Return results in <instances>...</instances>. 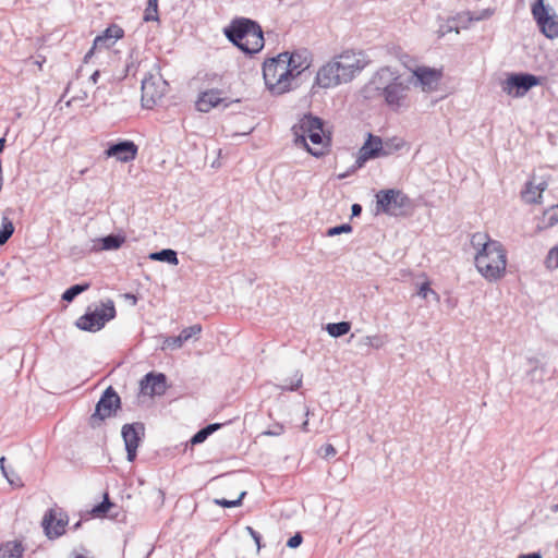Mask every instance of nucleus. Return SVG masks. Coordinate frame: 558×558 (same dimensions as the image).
<instances>
[{
  "label": "nucleus",
  "instance_id": "56",
  "mask_svg": "<svg viewBox=\"0 0 558 558\" xmlns=\"http://www.w3.org/2000/svg\"><path fill=\"white\" fill-rule=\"evenodd\" d=\"M518 558H542V556L538 553H531V554L521 555Z\"/></svg>",
  "mask_w": 558,
  "mask_h": 558
},
{
  "label": "nucleus",
  "instance_id": "13",
  "mask_svg": "<svg viewBox=\"0 0 558 558\" xmlns=\"http://www.w3.org/2000/svg\"><path fill=\"white\" fill-rule=\"evenodd\" d=\"M124 440L128 461L132 462L136 458V450L145 434V426L141 422L125 424L121 430Z\"/></svg>",
  "mask_w": 558,
  "mask_h": 558
},
{
  "label": "nucleus",
  "instance_id": "11",
  "mask_svg": "<svg viewBox=\"0 0 558 558\" xmlns=\"http://www.w3.org/2000/svg\"><path fill=\"white\" fill-rule=\"evenodd\" d=\"M532 14L536 20L542 33L548 38L558 37V19L550 15L543 0H536L532 5Z\"/></svg>",
  "mask_w": 558,
  "mask_h": 558
},
{
  "label": "nucleus",
  "instance_id": "2",
  "mask_svg": "<svg viewBox=\"0 0 558 558\" xmlns=\"http://www.w3.org/2000/svg\"><path fill=\"white\" fill-rule=\"evenodd\" d=\"M263 76L267 87L275 94L287 92L293 78L291 69H289L281 53L264 62Z\"/></svg>",
  "mask_w": 558,
  "mask_h": 558
},
{
  "label": "nucleus",
  "instance_id": "40",
  "mask_svg": "<svg viewBox=\"0 0 558 558\" xmlns=\"http://www.w3.org/2000/svg\"><path fill=\"white\" fill-rule=\"evenodd\" d=\"M183 343H184V341L180 335L177 337H168L163 341V348L177 350V349H180L183 345Z\"/></svg>",
  "mask_w": 558,
  "mask_h": 558
},
{
  "label": "nucleus",
  "instance_id": "19",
  "mask_svg": "<svg viewBox=\"0 0 558 558\" xmlns=\"http://www.w3.org/2000/svg\"><path fill=\"white\" fill-rule=\"evenodd\" d=\"M167 390V376L162 373H148L141 380V391L148 396H161Z\"/></svg>",
  "mask_w": 558,
  "mask_h": 558
},
{
  "label": "nucleus",
  "instance_id": "59",
  "mask_svg": "<svg viewBox=\"0 0 558 558\" xmlns=\"http://www.w3.org/2000/svg\"><path fill=\"white\" fill-rule=\"evenodd\" d=\"M301 428L303 432H308V421L307 420L305 422H303Z\"/></svg>",
  "mask_w": 558,
  "mask_h": 558
},
{
  "label": "nucleus",
  "instance_id": "51",
  "mask_svg": "<svg viewBox=\"0 0 558 558\" xmlns=\"http://www.w3.org/2000/svg\"><path fill=\"white\" fill-rule=\"evenodd\" d=\"M4 463H5V458H4V457H1V458H0V469H1V472H2L3 476H4V477L10 482V483H12V481H11V478H10V476H9L8 472H7V469H5Z\"/></svg>",
  "mask_w": 558,
  "mask_h": 558
},
{
  "label": "nucleus",
  "instance_id": "27",
  "mask_svg": "<svg viewBox=\"0 0 558 558\" xmlns=\"http://www.w3.org/2000/svg\"><path fill=\"white\" fill-rule=\"evenodd\" d=\"M23 546L17 542H8L0 546V558H22Z\"/></svg>",
  "mask_w": 558,
  "mask_h": 558
},
{
  "label": "nucleus",
  "instance_id": "31",
  "mask_svg": "<svg viewBox=\"0 0 558 558\" xmlns=\"http://www.w3.org/2000/svg\"><path fill=\"white\" fill-rule=\"evenodd\" d=\"M326 329L331 337L338 338L350 331L351 324L349 322L331 323L327 325Z\"/></svg>",
  "mask_w": 558,
  "mask_h": 558
},
{
  "label": "nucleus",
  "instance_id": "52",
  "mask_svg": "<svg viewBox=\"0 0 558 558\" xmlns=\"http://www.w3.org/2000/svg\"><path fill=\"white\" fill-rule=\"evenodd\" d=\"M122 296H123V299H124L125 301H128L131 305H133V306H134V305H136V303H137V298H136L134 294H132V293H124Z\"/></svg>",
  "mask_w": 558,
  "mask_h": 558
},
{
  "label": "nucleus",
  "instance_id": "57",
  "mask_svg": "<svg viewBox=\"0 0 558 558\" xmlns=\"http://www.w3.org/2000/svg\"><path fill=\"white\" fill-rule=\"evenodd\" d=\"M534 186L542 187V193H543L546 190V187H547V182L546 181H541L538 183L534 182Z\"/></svg>",
  "mask_w": 558,
  "mask_h": 558
},
{
  "label": "nucleus",
  "instance_id": "43",
  "mask_svg": "<svg viewBox=\"0 0 558 558\" xmlns=\"http://www.w3.org/2000/svg\"><path fill=\"white\" fill-rule=\"evenodd\" d=\"M319 452H320L322 457L325 458V459H328L330 457H335L336 453H337L336 448L332 445H330V444H327V445L323 446L320 448Z\"/></svg>",
  "mask_w": 558,
  "mask_h": 558
},
{
  "label": "nucleus",
  "instance_id": "16",
  "mask_svg": "<svg viewBox=\"0 0 558 558\" xmlns=\"http://www.w3.org/2000/svg\"><path fill=\"white\" fill-rule=\"evenodd\" d=\"M316 83L323 88H330L348 82L347 80H342V71L335 59H332L318 70Z\"/></svg>",
  "mask_w": 558,
  "mask_h": 558
},
{
  "label": "nucleus",
  "instance_id": "55",
  "mask_svg": "<svg viewBox=\"0 0 558 558\" xmlns=\"http://www.w3.org/2000/svg\"><path fill=\"white\" fill-rule=\"evenodd\" d=\"M99 76H100V72H99L98 70H96V71L90 75L89 80H90V82H92L93 84H97Z\"/></svg>",
  "mask_w": 558,
  "mask_h": 558
},
{
  "label": "nucleus",
  "instance_id": "20",
  "mask_svg": "<svg viewBox=\"0 0 558 558\" xmlns=\"http://www.w3.org/2000/svg\"><path fill=\"white\" fill-rule=\"evenodd\" d=\"M263 47V31L260 26L256 23L238 48L245 53L253 54L262 50Z\"/></svg>",
  "mask_w": 558,
  "mask_h": 558
},
{
  "label": "nucleus",
  "instance_id": "10",
  "mask_svg": "<svg viewBox=\"0 0 558 558\" xmlns=\"http://www.w3.org/2000/svg\"><path fill=\"white\" fill-rule=\"evenodd\" d=\"M333 59L342 71V80H347V82H350L367 63L362 52L351 50L343 51Z\"/></svg>",
  "mask_w": 558,
  "mask_h": 558
},
{
  "label": "nucleus",
  "instance_id": "38",
  "mask_svg": "<svg viewBox=\"0 0 558 558\" xmlns=\"http://www.w3.org/2000/svg\"><path fill=\"white\" fill-rule=\"evenodd\" d=\"M245 495H246V492H242L240 494L239 498L235 500H228L226 498L215 499V504H217L221 507H225V508L238 507L242 504V499L244 498Z\"/></svg>",
  "mask_w": 558,
  "mask_h": 558
},
{
  "label": "nucleus",
  "instance_id": "21",
  "mask_svg": "<svg viewBox=\"0 0 558 558\" xmlns=\"http://www.w3.org/2000/svg\"><path fill=\"white\" fill-rule=\"evenodd\" d=\"M401 76L398 75L396 71H393L389 66H385L379 69L369 82V86H373L374 89L384 93L388 87H390Z\"/></svg>",
  "mask_w": 558,
  "mask_h": 558
},
{
  "label": "nucleus",
  "instance_id": "49",
  "mask_svg": "<svg viewBox=\"0 0 558 558\" xmlns=\"http://www.w3.org/2000/svg\"><path fill=\"white\" fill-rule=\"evenodd\" d=\"M221 425L222 424H220V423H213V424H208L203 429L208 434V436H210L213 433L218 430L221 427Z\"/></svg>",
  "mask_w": 558,
  "mask_h": 558
},
{
  "label": "nucleus",
  "instance_id": "29",
  "mask_svg": "<svg viewBox=\"0 0 558 558\" xmlns=\"http://www.w3.org/2000/svg\"><path fill=\"white\" fill-rule=\"evenodd\" d=\"M112 45H114V40H111L109 36L99 35L94 39L93 47L88 50V52L84 57V62L87 63L88 60L93 57L96 50L109 49Z\"/></svg>",
  "mask_w": 558,
  "mask_h": 558
},
{
  "label": "nucleus",
  "instance_id": "61",
  "mask_svg": "<svg viewBox=\"0 0 558 558\" xmlns=\"http://www.w3.org/2000/svg\"><path fill=\"white\" fill-rule=\"evenodd\" d=\"M81 526V521H78L77 523L74 524L73 529L74 530H77L78 527Z\"/></svg>",
  "mask_w": 558,
  "mask_h": 558
},
{
  "label": "nucleus",
  "instance_id": "53",
  "mask_svg": "<svg viewBox=\"0 0 558 558\" xmlns=\"http://www.w3.org/2000/svg\"><path fill=\"white\" fill-rule=\"evenodd\" d=\"M282 430H283L282 426H277L274 429L265 432V434L270 435V436H279V435H281Z\"/></svg>",
  "mask_w": 558,
  "mask_h": 558
},
{
  "label": "nucleus",
  "instance_id": "35",
  "mask_svg": "<svg viewBox=\"0 0 558 558\" xmlns=\"http://www.w3.org/2000/svg\"><path fill=\"white\" fill-rule=\"evenodd\" d=\"M110 507L111 502L108 498V495L106 494L104 500L92 509V514L95 517L104 515L105 513L108 512Z\"/></svg>",
  "mask_w": 558,
  "mask_h": 558
},
{
  "label": "nucleus",
  "instance_id": "28",
  "mask_svg": "<svg viewBox=\"0 0 558 558\" xmlns=\"http://www.w3.org/2000/svg\"><path fill=\"white\" fill-rule=\"evenodd\" d=\"M522 199L529 204L538 203L542 197V187L534 186V180L526 183L525 189L521 192Z\"/></svg>",
  "mask_w": 558,
  "mask_h": 558
},
{
  "label": "nucleus",
  "instance_id": "33",
  "mask_svg": "<svg viewBox=\"0 0 558 558\" xmlns=\"http://www.w3.org/2000/svg\"><path fill=\"white\" fill-rule=\"evenodd\" d=\"M14 232V226L12 221L8 217H2L1 227H0V245H3L8 242L11 235Z\"/></svg>",
  "mask_w": 558,
  "mask_h": 558
},
{
  "label": "nucleus",
  "instance_id": "60",
  "mask_svg": "<svg viewBox=\"0 0 558 558\" xmlns=\"http://www.w3.org/2000/svg\"><path fill=\"white\" fill-rule=\"evenodd\" d=\"M70 558H85V557L83 555H80V554H74Z\"/></svg>",
  "mask_w": 558,
  "mask_h": 558
},
{
  "label": "nucleus",
  "instance_id": "54",
  "mask_svg": "<svg viewBox=\"0 0 558 558\" xmlns=\"http://www.w3.org/2000/svg\"><path fill=\"white\" fill-rule=\"evenodd\" d=\"M351 211L353 217L360 216L362 213V206L359 204H353L351 207Z\"/></svg>",
  "mask_w": 558,
  "mask_h": 558
},
{
  "label": "nucleus",
  "instance_id": "26",
  "mask_svg": "<svg viewBox=\"0 0 558 558\" xmlns=\"http://www.w3.org/2000/svg\"><path fill=\"white\" fill-rule=\"evenodd\" d=\"M387 342H388V337L386 335L365 336L359 340L357 347L361 350L368 352V350L371 348L380 349Z\"/></svg>",
  "mask_w": 558,
  "mask_h": 558
},
{
  "label": "nucleus",
  "instance_id": "44",
  "mask_svg": "<svg viewBox=\"0 0 558 558\" xmlns=\"http://www.w3.org/2000/svg\"><path fill=\"white\" fill-rule=\"evenodd\" d=\"M207 437H208V434L202 428L191 438V444L192 445L202 444L207 439Z\"/></svg>",
  "mask_w": 558,
  "mask_h": 558
},
{
  "label": "nucleus",
  "instance_id": "34",
  "mask_svg": "<svg viewBox=\"0 0 558 558\" xmlns=\"http://www.w3.org/2000/svg\"><path fill=\"white\" fill-rule=\"evenodd\" d=\"M143 19L145 22L158 21V0L147 1V7L145 9Z\"/></svg>",
  "mask_w": 558,
  "mask_h": 558
},
{
  "label": "nucleus",
  "instance_id": "17",
  "mask_svg": "<svg viewBox=\"0 0 558 558\" xmlns=\"http://www.w3.org/2000/svg\"><path fill=\"white\" fill-rule=\"evenodd\" d=\"M138 147L133 141H120L109 145L105 150V155L110 158L113 157L120 162H130L137 156Z\"/></svg>",
  "mask_w": 558,
  "mask_h": 558
},
{
  "label": "nucleus",
  "instance_id": "50",
  "mask_svg": "<svg viewBox=\"0 0 558 558\" xmlns=\"http://www.w3.org/2000/svg\"><path fill=\"white\" fill-rule=\"evenodd\" d=\"M301 385H302V376H299L294 384L283 386L282 389H288V390L294 391V390L299 389L301 387Z\"/></svg>",
  "mask_w": 558,
  "mask_h": 558
},
{
  "label": "nucleus",
  "instance_id": "46",
  "mask_svg": "<svg viewBox=\"0 0 558 558\" xmlns=\"http://www.w3.org/2000/svg\"><path fill=\"white\" fill-rule=\"evenodd\" d=\"M246 531L248 532V534L253 537L256 546H257V550L260 549V535L258 532H256L252 526H246Z\"/></svg>",
  "mask_w": 558,
  "mask_h": 558
},
{
  "label": "nucleus",
  "instance_id": "25",
  "mask_svg": "<svg viewBox=\"0 0 558 558\" xmlns=\"http://www.w3.org/2000/svg\"><path fill=\"white\" fill-rule=\"evenodd\" d=\"M125 241V238L120 234H109L107 236L97 239L94 245L96 251H111L118 250Z\"/></svg>",
  "mask_w": 558,
  "mask_h": 558
},
{
  "label": "nucleus",
  "instance_id": "32",
  "mask_svg": "<svg viewBox=\"0 0 558 558\" xmlns=\"http://www.w3.org/2000/svg\"><path fill=\"white\" fill-rule=\"evenodd\" d=\"M90 284L88 282L74 284L66 289L62 294V300L65 302H72L78 294L87 291Z\"/></svg>",
  "mask_w": 558,
  "mask_h": 558
},
{
  "label": "nucleus",
  "instance_id": "22",
  "mask_svg": "<svg viewBox=\"0 0 558 558\" xmlns=\"http://www.w3.org/2000/svg\"><path fill=\"white\" fill-rule=\"evenodd\" d=\"M281 56L286 63L289 65V69H291V75L293 78L301 74L310 65L306 51L293 53L283 52Z\"/></svg>",
  "mask_w": 558,
  "mask_h": 558
},
{
  "label": "nucleus",
  "instance_id": "8",
  "mask_svg": "<svg viewBox=\"0 0 558 558\" xmlns=\"http://www.w3.org/2000/svg\"><path fill=\"white\" fill-rule=\"evenodd\" d=\"M390 154H392L390 143H384L379 136L369 133L366 142L359 150L355 163L357 168H361L369 159Z\"/></svg>",
  "mask_w": 558,
  "mask_h": 558
},
{
  "label": "nucleus",
  "instance_id": "12",
  "mask_svg": "<svg viewBox=\"0 0 558 558\" xmlns=\"http://www.w3.org/2000/svg\"><path fill=\"white\" fill-rule=\"evenodd\" d=\"M409 90V82H405L400 77L380 95L384 97L386 105L391 110L399 111L401 108L408 107L407 99Z\"/></svg>",
  "mask_w": 558,
  "mask_h": 558
},
{
  "label": "nucleus",
  "instance_id": "23",
  "mask_svg": "<svg viewBox=\"0 0 558 558\" xmlns=\"http://www.w3.org/2000/svg\"><path fill=\"white\" fill-rule=\"evenodd\" d=\"M223 101L221 90L209 89L202 93L196 101V108L201 112H208Z\"/></svg>",
  "mask_w": 558,
  "mask_h": 558
},
{
  "label": "nucleus",
  "instance_id": "30",
  "mask_svg": "<svg viewBox=\"0 0 558 558\" xmlns=\"http://www.w3.org/2000/svg\"><path fill=\"white\" fill-rule=\"evenodd\" d=\"M149 259L165 262L174 266L179 264L177 252L171 248H163L161 251L150 253Z\"/></svg>",
  "mask_w": 558,
  "mask_h": 558
},
{
  "label": "nucleus",
  "instance_id": "3",
  "mask_svg": "<svg viewBox=\"0 0 558 558\" xmlns=\"http://www.w3.org/2000/svg\"><path fill=\"white\" fill-rule=\"evenodd\" d=\"M497 253H476L475 266L478 272L489 281H497L506 274L507 255L500 242L496 247Z\"/></svg>",
  "mask_w": 558,
  "mask_h": 558
},
{
  "label": "nucleus",
  "instance_id": "42",
  "mask_svg": "<svg viewBox=\"0 0 558 558\" xmlns=\"http://www.w3.org/2000/svg\"><path fill=\"white\" fill-rule=\"evenodd\" d=\"M544 215L545 218H547L549 225L558 222V205L547 209Z\"/></svg>",
  "mask_w": 558,
  "mask_h": 558
},
{
  "label": "nucleus",
  "instance_id": "9",
  "mask_svg": "<svg viewBox=\"0 0 558 558\" xmlns=\"http://www.w3.org/2000/svg\"><path fill=\"white\" fill-rule=\"evenodd\" d=\"M539 84V78L530 73H514L502 83V90L512 97H523L532 87Z\"/></svg>",
  "mask_w": 558,
  "mask_h": 558
},
{
  "label": "nucleus",
  "instance_id": "39",
  "mask_svg": "<svg viewBox=\"0 0 558 558\" xmlns=\"http://www.w3.org/2000/svg\"><path fill=\"white\" fill-rule=\"evenodd\" d=\"M352 231V226L349 223H342L340 226H336L332 228H329L326 232L327 236H335L339 235L341 233H350Z\"/></svg>",
  "mask_w": 558,
  "mask_h": 558
},
{
  "label": "nucleus",
  "instance_id": "41",
  "mask_svg": "<svg viewBox=\"0 0 558 558\" xmlns=\"http://www.w3.org/2000/svg\"><path fill=\"white\" fill-rule=\"evenodd\" d=\"M122 34H123V31L118 27V26H113V27H108L105 33L102 34V36H109L111 40H114L122 37Z\"/></svg>",
  "mask_w": 558,
  "mask_h": 558
},
{
  "label": "nucleus",
  "instance_id": "15",
  "mask_svg": "<svg viewBox=\"0 0 558 558\" xmlns=\"http://www.w3.org/2000/svg\"><path fill=\"white\" fill-rule=\"evenodd\" d=\"M69 523L68 514L61 510L50 509L43 519V527L49 539L60 537L65 533V526Z\"/></svg>",
  "mask_w": 558,
  "mask_h": 558
},
{
  "label": "nucleus",
  "instance_id": "24",
  "mask_svg": "<svg viewBox=\"0 0 558 558\" xmlns=\"http://www.w3.org/2000/svg\"><path fill=\"white\" fill-rule=\"evenodd\" d=\"M471 244L477 250V253H497L498 241L492 240L487 233L476 232L471 238Z\"/></svg>",
  "mask_w": 558,
  "mask_h": 558
},
{
  "label": "nucleus",
  "instance_id": "6",
  "mask_svg": "<svg viewBox=\"0 0 558 558\" xmlns=\"http://www.w3.org/2000/svg\"><path fill=\"white\" fill-rule=\"evenodd\" d=\"M121 407V398L117 391L109 386L101 395L99 401L96 404L95 412L90 416V425L93 427L98 426L102 421L108 417L116 415L117 411Z\"/></svg>",
  "mask_w": 558,
  "mask_h": 558
},
{
  "label": "nucleus",
  "instance_id": "5",
  "mask_svg": "<svg viewBox=\"0 0 558 558\" xmlns=\"http://www.w3.org/2000/svg\"><path fill=\"white\" fill-rule=\"evenodd\" d=\"M114 316V304L112 301H108L101 308H96L94 312H87L81 316L75 325L81 330L95 332L100 330Z\"/></svg>",
  "mask_w": 558,
  "mask_h": 558
},
{
  "label": "nucleus",
  "instance_id": "18",
  "mask_svg": "<svg viewBox=\"0 0 558 558\" xmlns=\"http://www.w3.org/2000/svg\"><path fill=\"white\" fill-rule=\"evenodd\" d=\"M256 22L240 17L231 22V24L225 28L226 37L236 47L244 40L248 32L253 28Z\"/></svg>",
  "mask_w": 558,
  "mask_h": 558
},
{
  "label": "nucleus",
  "instance_id": "14",
  "mask_svg": "<svg viewBox=\"0 0 558 558\" xmlns=\"http://www.w3.org/2000/svg\"><path fill=\"white\" fill-rule=\"evenodd\" d=\"M441 78V72L428 66H417L412 72L409 84L421 87L425 93L433 92L437 88Z\"/></svg>",
  "mask_w": 558,
  "mask_h": 558
},
{
  "label": "nucleus",
  "instance_id": "36",
  "mask_svg": "<svg viewBox=\"0 0 558 558\" xmlns=\"http://www.w3.org/2000/svg\"><path fill=\"white\" fill-rule=\"evenodd\" d=\"M545 264L549 269L558 268V244L549 250Z\"/></svg>",
  "mask_w": 558,
  "mask_h": 558
},
{
  "label": "nucleus",
  "instance_id": "1",
  "mask_svg": "<svg viewBox=\"0 0 558 558\" xmlns=\"http://www.w3.org/2000/svg\"><path fill=\"white\" fill-rule=\"evenodd\" d=\"M292 131L296 145H302L315 157L324 155L328 138L324 136L322 119L305 114L298 124L293 125Z\"/></svg>",
  "mask_w": 558,
  "mask_h": 558
},
{
  "label": "nucleus",
  "instance_id": "45",
  "mask_svg": "<svg viewBox=\"0 0 558 558\" xmlns=\"http://www.w3.org/2000/svg\"><path fill=\"white\" fill-rule=\"evenodd\" d=\"M302 535L300 533H296L288 539L287 546L290 548H296L302 544Z\"/></svg>",
  "mask_w": 558,
  "mask_h": 558
},
{
  "label": "nucleus",
  "instance_id": "7",
  "mask_svg": "<svg viewBox=\"0 0 558 558\" xmlns=\"http://www.w3.org/2000/svg\"><path fill=\"white\" fill-rule=\"evenodd\" d=\"M167 87V82L159 73H149L142 80V102L145 108H151L160 99Z\"/></svg>",
  "mask_w": 558,
  "mask_h": 558
},
{
  "label": "nucleus",
  "instance_id": "48",
  "mask_svg": "<svg viewBox=\"0 0 558 558\" xmlns=\"http://www.w3.org/2000/svg\"><path fill=\"white\" fill-rule=\"evenodd\" d=\"M386 143H390V148L392 149V153L401 149L404 144L403 141L396 140V138L391 140V141H387Z\"/></svg>",
  "mask_w": 558,
  "mask_h": 558
},
{
  "label": "nucleus",
  "instance_id": "4",
  "mask_svg": "<svg viewBox=\"0 0 558 558\" xmlns=\"http://www.w3.org/2000/svg\"><path fill=\"white\" fill-rule=\"evenodd\" d=\"M377 211L399 216L410 206V198L399 190H381L376 194Z\"/></svg>",
  "mask_w": 558,
  "mask_h": 558
},
{
  "label": "nucleus",
  "instance_id": "37",
  "mask_svg": "<svg viewBox=\"0 0 558 558\" xmlns=\"http://www.w3.org/2000/svg\"><path fill=\"white\" fill-rule=\"evenodd\" d=\"M202 331V326L196 324V325H193V326H190L187 328H184L181 332H180V336L181 338L183 339L184 342H186L187 340H190L192 337L194 336H197L199 335Z\"/></svg>",
  "mask_w": 558,
  "mask_h": 558
},
{
  "label": "nucleus",
  "instance_id": "58",
  "mask_svg": "<svg viewBox=\"0 0 558 558\" xmlns=\"http://www.w3.org/2000/svg\"><path fill=\"white\" fill-rule=\"evenodd\" d=\"M4 145H5V138H4V137H1V138H0V153H2V151H3V149H4Z\"/></svg>",
  "mask_w": 558,
  "mask_h": 558
},
{
  "label": "nucleus",
  "instance_id": "47",
  "mask_svg": "<svg viewBox=\"0 0 558 558\" xmlns=\"http://www.w3.org/2000/svg\"><path fill=\"white\" fill-rule=\"evenodd\" d=\"M428 293H434V291L429 288L428 283H423L418 290V295L426 299Z\"/></svg>",
  "mask_w": 558,
  "mask_h": 558
}]
</instances>
